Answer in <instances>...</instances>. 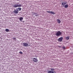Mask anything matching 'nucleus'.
I'll use <instances>...</instances> for the list:
<instances>
[{
  "label": "nucleus",
  "mask_w": 73,
  "mask_h": 73,
  "mask_svg": "<svg viewBox=\"0 0 73 73\" xmlns=\"http://www.w3.org/2000/svg\"><path fill=\"white\" fill-rule=\"evenodd\" d=\"M5 31L6 32H9V29H5Z\"/></svg>",
  "instance_id": "nucleus-14"
},
{
  "label": "nucleus",
  "mask_w": 73,
  "mask_h": 73,
  "mask_svg": "<svg viewBox=\"0 0 73 73\" xmlns=\"http://www.w3.org/2000/svg\"><path fill=\"white\" fill-rule=\"evenodd\" d=\"M33 60L34 62H38V60L36 58H33Z\"/></svg>",
  "instance_id": "nucleus-6"
},
{
  "label": "nucleus",
  "mask_w": 73,
  "mask_h": 73,
  "mask_svg": "<svg viewBox=\"0 0 73 73\" xmlns=\"http://www.w3.org/2000/svg\"><path fill=\"white\" fill-rule=\"evenodd\" d=\"M62 48H63V49H64V50L65 49V47L64 46H63V47Z\"/></svg>",
  "instance_id": "nucleus-17"
},
{
  "label": "nucleus",
  "mask_w": 73,
  "mask_h": 73,
  "mask_svg": "<svg viewBox=\"0 0 73 73\" xmlns=\"http://www.w3.org/2000/svg\"><path fill=\"white\" fill-rule=\"evenodd\" d=\"M61 35H62V33L59 31L57 32L56 33V35L58 36Z\"/></svg>",
  "instance_id": "nucleus-4"
},
{
  "label": "nucleus",
  "mask_w": 73,
  "mask_h": 73,
  "mask_svg": "<svg viewBox=\"0 0 73 73\" xmlns=\"http://www.w3.org/2000/svg\"><path fill=\"white\" fill-rule=\"evenodd\" d=\"M19 53H20V54H23V52L21 51H20L19 52Z\"/></svg>",
  "instance_id": "nucleus-16"
},
{
  "label": "nucleus",
  "mask_w": 73,
  "mask_h": 73,
  "mask_svg": "<svg viewBox=\"0 0 73 73\" xmlns=\"http://www.w3.org/2000/svg\"><path fill=\"white\" fill-rule=\"evenodd\" d=\"M47 12H48V13H51V14H52V15H55L56 13H55L54 12L52 11H47Z\"/></svg>",
  "instance_id": "nucleus-7"
},
{
  "label": "nucleus",
  "mask_w": 73,
  "mask_h": 73,
  "mask_svg": "<svg viewBox=\"0 0 73 73\" xmlns=\"http://www.w3.org/2000/svg\"><path fill=\"white\" fill-rule=\"evenodd\" d=\"M51 70L49 71L48 72V73H56V72L54 71L55 69L53 68H51L50 69Z\"/></svg>",
  "instance_id": "nucleus-2"
},
{
  "label": "nucleus",
  "mask_w": 73,
  "mask_h": 73,
  "mask_svg": "<svg viewBox=\"0 0 73 73\" xmlns=\"http://www.w3.org/2000/svg\"><path fill=\"white\" fill-rule=\"evenodd\" d=\"M58 47H59V48H61V46H58Z\"/></svg>",
  "instance_id": "nucleus-19"
},
{
  "label": "nucleus",
  "mask_w": 73,
  "mask_h": 73,
  "mask_svg": "<svg viewBox=\"0 0 73 73\" xmlns=\"http://www.w3.org/2000/svg\"><path fill=\"white\" fill-rule=\"evenodd\" d=\"M13 7L14 8H17V7H21V5L20 4L18 5L17 4H15L14 5H13Z\"/></svg>",
  "instance_id": "nucleus-3"
},
{
  "label": "nucleus",
  "mask_w": 73,
  "mask_h": 73,
  "mask_svg": "<svg viewBox=\"0 0 73 73\" xmlns=\"http://www.w3.org/2000/svg\"><path fill=\"white\" fill-rule=\"evenodd\" d=\"M16 10H17V11H20L21 10V8L20 7L16 9Z\"/></svg>",
  "instance_id": "nucleus-10"
},
{
  "label": "nucleus",
  "mask_w": 73,
  "mask_h": 73,
  "mask_svg": "<svg viewBox=\"0 0 73 73\" xmlns=\"http://www.w3.org/2000/svg\"><path fill=\"white\" fill-rule=\"evenodd\" d=\"M57 21L58 23H59V24H60V23H61V21H60V20L59 19H57Z\"/></svg>",
  "instance_id": "nucleus-11"
},
{
  "label": "nucleus",
  "mask_w": 73,
  "mask_h": 73,
  "mask_svg": "<svg viewBox=\"0 0 73 73\" xmlns=\"http://www.w3.org/2000/svg\"><path fill=\"white\" fill-rule=\"evenodd\" d=\"M14 13H19V11H18L17 10H15L14 11Z\"/></svg>",
  "instance_id": "nucleus-9"
},
{
  "label": "nucleus",
  "mask_w": 73,
  "mask_h": 73,
  "mask_svg": "<svg viewBox=\"0 0 73 73\" xmlns=\"http://www.w3.org/2000/svg\"><path fill=\"white\" fill-rule=\"evenodd\" d=\"M23 46L27 47V46H28V44L27 43L24 42L23 43Z\"/></svg>",
  "instance_id": "nucleus-5"
},
{
  "label": "nucleus",
  "mask_w": 73,
  "mask_h": 73,
  "mask_svg": "<svg viewBox=\"0 0 73 73\" xmlns=\"http://www.w3.org/2000/svg\"><path fill=\"white\" fill-rule=\"evenodd\" d=\"M38 14H37V15H36L35 16H38Z\"/></svg>",
  "instance_id": "nucleus-18"
},
{
  "label": "nucleus",
  "mask_w": 73,
  "mask_h": 73,
  "mask_svg": "<svg viewBox=\"0 0 73 73\" xmlns=\"http://www.w3.org/2000/svg\"><path fill=\"white\" fill-rule=\"evenodd\" d=\"M62 40H63V38L62 37H61L58 39V41L61 42L62 41Z\"/></svg>",
  "instance_id": "nucleus-8"
},
{
  "label": "nucleus",
  "mask_w": 73,
  "mask_h": 73,
  "mask_svg": "<svg viewBox=\"0 0 73 73\" xmlns=\"http://www.w3.org/2000/svg\"><path fill=\"white\" fill-rule=\"evenodd\" d=\"M13 39L14 41H16V38H15V37L13 38Z\"/></svg>",
  "instance_id": "nucleus-15"
},
{
  "label": "nucleus",
  "mask_w": 73,
  "mask_h": 73,
  "mask_svg": "<svg viewBox=\"0 0 73 73\" xmlns=\"http://www.w3.org/2000/svg\"><path fill=\"white\" fill-rule=\"evenodd\" d=\"M65 38L66 40H68L69 39V37L68 36L66 37Z\"/></svg>",
  "instance_id": "nucleus-12"
},
{
  "label": "nucleus",
  "mask_w": 73,
  "mask_h": 73,
  "mask_svg": "<svg viewBox=\"0 0 73 73\" xmlns=\"http://www.w3.org/2000/svg\"><path fill=\"white\" fill-rule=\"evenodd\" d=\"M67 3V2L66 1L63 2L62 3V7H64L67 8L68 7V5H66Z\"/></svg>",
  "instance_id": "nucleus-1"
},
{
  "label": "nucleus",
  "mask_w": 73,
  "mask_h": 73,
  "mask_svg": "<svg viewBox=\"0 0 73 73\" xmlns=\"http://www.w3.org/2000/svg\"><path fill=\"white\" fill-rule=\"evenodd\" d=\"M19 20L20 21H21V20H23V18L22 17H20L19 18Z\"/></svg>",
  "instance_id": "nucleus-13"
}]
</instances>
